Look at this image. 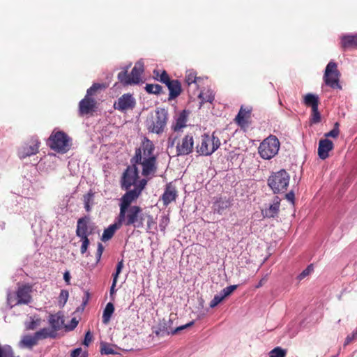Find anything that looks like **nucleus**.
<instances>
[{
  "label": "nucleus",
  "mask_w": 357,
  "mask_h": 357,
  "mask_svg": "<svg viewBox=\"0 0 357 357\" xmlns=\"http://www.w3.org/2000/svg\"><path fill=\"white\" fill-rule=\"evenodd\" d=\"M220 146V140L214 132L210 135L204 134L201 135L196 146L197 152L200 155L208 156L212 155Z\"/></svg>",
  "instance_id": "39448f33"
},
{
  "label": "nucleus",
  "mask_w": 357,
  "mask_h": 357,
  "mask_svg": "<svg viewBox=\"0 0 357 357\" xmlns=\"http://www.w3.org/2000/svg\"><path fill=\"white\" fill-rule=\"evenodd\" d=\"M202 80L201 77H197V74L193 70H188L186 71L185 81L189 87L192 85H194L195 87H198Z\"/></svg>",
  "instance_id": "a878e982"
},
{
  "label": "nucleus",
  "mask_w": 357,
  "mask_h": 357,
  "mask_svg": "<svg viewBox=\"0 0 357 357\" xmlns=\"http://www.w3.org/2000/svg\"><path fill=\"white\" fill-rule=\"evenodd\" d=\"M285 198L291 203H294V192L293 190H291L288 193L285 194Z\"/></svg>",
  "instance_id": "603ef678"
},
{
  "label": "nucleus",
  "mask_w": 357,
  "mask_h": 357,
  "mask_svg": "<svg viewBox=\"0 0 357 357\" xmlns=\"http://www.w3.org/2000/svg\"><path fill=\"white\" fill-rule=\"evenodd\" d=\"M40 142L37 139L32 140L30 144H25L18 150L20 158L24 159L26 157L35 155L38 152Z\"/></svg>",
  "instance_id": "4468645a"
},
{
  "label": "nucleus",
  "mask_w": 357,
  "mask_h": 357,
  "mask_svg": "<svg viewBox=\"0 0 357 357\" xmlns=\"http://www.w3.org/2000/svg\"><path fill=\"white\" fill-rule=\"evenodd\" d=\"M126 221L127 223H142V222L153 223L152 218L150 215H144L142 210L137 206L127 208L123 215H121V208H120L117 223H123Z\"/></svg>",
  "instance_id": "423d86ee"
},
{
  "label": "nucleus",
  "mask_w": 357,
  "mask_h": 357,
  "mask_svg": "<svg viewBox=\"0 0 357 357\" xmlns=\"http://www.w3.org/2000/svg\"><path fill=\"white\" fill-rule=\"evenodd\" d=\"M194 324V321H190L185 325H182L181 326H178L177 328H176L174 330H170L169 331V333L172 334V335H174L176 333H177L178 331H181V330H183L189 326H191Z\"/></svg>",
  "instance_id": "09e8293b"
},
{
  "label": "nucleus",
  "mask_w": 357,
  "mask_h": 357,
  "mask_svg": "<svg viewBox=\"0 0 357 357\" xmlns=\"http://www.w3.org/2000/svg\"><path fill=\"white\" fill-rule=\"evenodd\" d=\"M198 98L201 100V104L212 102L214 100L215 94L210 89H204L198 94Z\"/></svg>",
  "instance_id": "c756f323"
},
{
  "label": "nucleus",
  "mask_w": 357,
  "mask_h": 357,
  "mask_svg": "<svg viewBox=\"0 0 357 357\" xmlns=\"http://www.w3.org/2000/svg\"><path fill=\"white\" fill-rule=\"evenodd\" d=\"M355 340H357V328L351 334L347 336L344 345L347 346Z\"/></svg>",
  "instance_id": "de8ad7c7"
},
{
  "label": "nucleus",
  "mask_w": 357,
  "mask_h": 357,
  "mask_svg": "<svg viewBox=\"0 0 357 357\" xmlns=\"http://www.w3.org/2000/svg\"><path fill=\"white\" fill-rule=\"evenodd\" d=\"M287 351L280 347H277L269 352V357H285Z\"/></svg>",
  "instance_id": "58836bf2"
},
{
  "label": "nucleus",
  "mask_w": 357,
  "mask_h": 357,
  "mask_svg": "<svg viewBox=\"0 0 357 357\" xmlns=\"http://www.w3.org/2000/svg\"><path fill=\"white\" fill-rule=\"evenodd\" d=\"M73 324H75L74 327L77 324V321L75 320V319H73Z\"/></svg>",
  "instance_id": "338daca9"
},
{
  "label": "nucleus",
  "mask_w": 357,
  "mask_h": 357,
  "mask_svg": "<svg viewBox=\"0 0 357 357\" xmlns=\"http://www.w3.org/2000/svg\"><path fill=\"white\" fill-rule=\"evenodd\" d=\"M290 176L285 169L271 172L267 184L274 194H284L289 185Z\"/></svg>",
  "instance_id": "20e7f679"
},
{
  "label": "nucleus",
  "mask_w": 357,
  "mask_h": 357,
  "mask_svg": "<svg viewBox=\"0 0 357 357\" xmlns=\"http://www.w3.org/2000/svg\"><path fill=\"white\" fill-rule=\"evenodd\" d=\"M101 255H99L98 253H96V258H97V261H99L100 258H101Z\"/></svg>",
  "instance_id": "e2e57ef3"
},
{
  "label": "nucleus",
  "mask_w": 357,
  "mask_h": 357,
  "mask_svg": "<svg viewBox=\"0 0 357 357\" xmlns=\"http://www.w3.org/2000/svg\"><path fill=\"white\" fill-rule=\"evenodd\" d=\"M280 143L278 137L271 135L259 144L258 152L264 160H270L278 154Z\"/></svg>",
  "instance_id": "6e6552de"
},
{
  "label": "nucleus",
  "mask_w": 357,
  "mask_h": 357,
  "mask_svg": "<svg viewBox=\"0 0 357 357\" xmlns=\"http://www.w3.org/2000/svg\"><path fill=\"white\" fill-rule=\"evenodd\" d=\"M38 341L40 340L47 339L48 337L55 338L56 333L49 328H43L40 331L35 333Z\"/></svg>",
  "instance_id": "7c9ffc66"
},
{
  "label": "nucleus",
  "mask_w": 357,
  "mask_h": 357,
  "mask_svg": "<svg viewBox=\"0 0 357 357\" xmlns=\"http://www.w3.org/2000/svg\"><path fill=\"white\" fill-rule=\"evenodd\" d=\"M251 108L241 107L237 116H236V121L240 126H244L246 123V118L248 117L251 113Z\"/></svg>",
  "instance_id": "cd10ccee"
},
{
  "label": "nucleus",
  "mask_w": 357,
  "mask_h": 357,
  "mask_svg": "<svg viewBox=\"0 0 357 357\" xmlns=\"http://www.w3.org/2000/svg\"><path fill=\"white\" fill-rule=\"evenodd\" d=\"M131 63L123 68V70L118 74L119 82L123 85H131L139 84L141 81V75L144 72V62L138 61L132 68L130 75L128 74V69Z\"/></svg>",
  "instance_id": "0eeeda50"
},
{
  "label": "nucleus",
  "mask_w": 357,
  "mask_h": 357,
  "mask_svg": "<svg viewBox=\"0 0 357 357\" xmlns=\"http://www.w3.org/2000/svg\"><path fill=\"white\" fill-rule=\"evenodd\" d=\"M136 104L135 98L130 93H125L122 95L114 102V107L121 112H126L129 109H132Z\"/></svg>",
  "instance_id": "9b49d317"
},
{
  "label": "nucleus",
  "mask_w": 357,
  "mask_h": 357,
  "mask_svg": "<svg viewBox=\"0 0 357 357\" xmlns=\"http://www.w3.org/2000/svg\"><path fill=\"white\" fill-rule=\"evenodd\" d=\"M147 180L142 179V182L133 189H129L121 198L120 208H121V215H123L127 208L131 207L130 204L135 200L141 194L142 190L145 188Z\"/></svg>",
  "instance_id": "1a4fd4ad"
},
{
  "label": "nucleus",
  "mask_w": 357,
  "mask_h": 357,
  "mask_svg": "<svg viewBox=\"0 0 357 357\" xmlns=\"http://www.w3.org/2000/svg\"><path fill=\"white\" fill-rule=\"evenodd\" d=\"M38 340L34 333L33 335H24L19 342V347L21 348L32 349L33 347L38 344Z\"/></svg>",
  "instance_id": "393cba45"
},
{
  "label": "nucleus",
  "mask_w": 357,
  "mask_h": 357,
  "mask_svg": "<svg viewBox=\"0 0 357 357\" xmlns=\"http://www.w3.org/2000/svg\"><path fill=\"white\" fill-rule=\"evenodd\" d=\"M48 321L51 326V329L55 333L60 330L64 324L63 315L59 312L54 314H50L49 316Z\"/></svg>",
  "instance_id": "4be33fe9"
},
{
  "label": "nucleus",
  "mask_w": 357,
  "mask_h": 357,
  "mask_svg": "<svg viewBox=\"0 0 357 357\" xmlns=\"http://www.w3.org/2000/svg\"><path fill=\"white\" fill-rule=\"evenodd\" d=\"M121 225H110L107 229H105L103 231V234L101 236V240L102 241H107L114 236L115 231L120 228Z\"/></svg>",
  "instance_id": "2f4dec72"
},
{
  "label": "nucleus",
  "mask_w": 357,
  "mask_h": 357,
  "mask_svg": "<svg viewBox=\"0 0 357 357\" xmlns=\"http://www.w3.org/2000/svg\"><path fill=\"white\" fill-rule=\"evenodd\" d=\"M117 280H112V284L110 287V294L112 295L116 292L115 287L116 285Z\"/></svg>",
  "instance_id": "5fc2aeb1"
},
{
  "label": "nucleus",
  "mask_w": 357,
  "mask_h": 357,
  "mask_svg": "<svg viewBox=\"0 0 357 357\" xmlns=\"http://www.w3.org/2000/svg\"><path fill=\"white\" fill-rule=\"evenodd\" d=\"M92 337H92L91 332L89 331H87L84 336L83 344L86 347H88L89 345V344L91 343V342L92 341Z\"/></svg>",
  "instance_id": "3c124183"
},
{
  "label": "nucleus",
  "mask_w": 357,
  "mask_h": 357,
  "mask_svg": "<svg viewBox=\"0 0 357 357\" xmlns=\"http://www.w3.org/2000/svg\"><path fill=\"white\" fill-rule=\"evenodd\" d=\"M231 205L230 201L226 198H220L213 204L214 211L221 214Z\"/></svg>",
  "instance_id": "bb28decb"
},
{
  "label": "nucleus",
  "mask_w": 357,
  "mask_h": 357,
  "mask_svg": "<svg viewBox=\"0 0 357 357\" xmlns=\"http://www.w3.org/2000/svg\"><path fill=\"white\" fill-rule=\"evenodd\" d=\"M36 321H33L27 326V328L29 330H33L36 328Z\"/></svg>",
  "instance_id": "13d9d810"
},
{
  "label": "nucleus",
  "mask_w": 357,
  "mask_h": 357,
  "mask_svg": "<svg viewBox=\"0 0 357 357\" xmlns=\"http://www.w3.org/2000/svg\"><path fill=\"white\" fill-rule=\"evenodd\" d=\"M89 293H87V292H86V297H85V298L83 300V305H85L87 303L88 300H89Z\"/></svg>",
  "instance_id": "bf43d9fd"
},
{
  "label": "nucleus",
  "mask_w": 357,
  "mask_h": 357,
  "mask_svg": "<svg viewBox=\"0 0 357 357\" xmlns=\"http://www.w3.org/2000/svg\"><path fill=\"white\" fill-rule=\"evenodd\" d=\"M340 76L337 63L333 61H330L326 67L324 75L325 84L333 89H342V86L339 83Z\"/></svg>",
  "instance_id": "9d476101"
},
{
  "label": "nucleus",
  "mask_w": 357,
  "mask_h": 357,
  "mask_svg": "<svg viewBox=\"0 0 357 357\" xmlns=\"http://www.w3.org/2000/svg\"><path fill=\"white\" fill-rule=\"evenodd\" d=\"M47 144L52 150L64 154L71 149L72 139L66 132L54 129Z\"/></svg>",
  "instance_id": "7ed1b4c3"
},
{
  "label": "nucleus",
  "mask_w": 357,
  "mask_h": 357,
  "mask_svg": "<svg viewBox=\"0 0 357 357\" xmlns=\"http://www.w3.org/2000/svg\"><path fill=\"white\" fill-rule=\"evenodd\" d=\"M70 278H71V276H70V272L68 271H66L63 273V280H65V282H66L67 284H70Z\"/></svg>",
  "instance_id": "864d4df0"
},
{
  "label": "nucleus",
  "mask_w": 357,
  "mask_h": 357,
  "mask_svg": "<svg viewBox=\"0 0 357 357\" xmlns=\"http://www.w3.org/2000/svg\"><path fill=\"white\" fill-rule=\"evenodd\" d=\"M103 250H104L103 245L100 243H99L98 244V249H97V252L96 253L102 255V254L103 252Z\"/></svg>",
  "instance_id": "6e6d98bb"
},
{
  "label": "nucleus",
  "mask_w": 357,
  "mask_h": 357,
  "mask_svg": "<svg viewBox=\"0 0 357 357\" xmlns=\"http://www.w3.org/2000/svg\"><path fill=\"white\" fill-rule=\"evenodd\" d=\"M162 89V86L159 84H147L145 86L146 91L150 94H160Z\"/></svg>",
  "instance_id": "c9c22d12"
},
{
  "label": "nucleus",
  "mask_w": 357,
  "mask_h": 357,
  "mask_svg": "<svg viewBox=\"0 0 357 357\" xmlns=\"http://www.w3.org/2000/svg\"><path fill=\"white\" fill-rule=\"evenodd\" d=\"M236 288L237 285H230L224 288L220 293L214 296L213 298L210 302V307L213 308L217 306L226 297L229 296Z\"/></svg>",
  "instance_id": "dca6fc26"
},
{
  "label": "nucleus",
  "mask_w": 357,
  "mask_h": 357,
  "mask_svg": "<svg viewBox=\"0 0 357 357\" xmlns=\"http://www.w3.org/2000/svg\"><path fill=\"white\" fill-rule=\"evenodd\" d=\"M103 250H104L103 245L100 243H99L98 244V249H97V252L96 253L102 255V254L103 252Z\"/></svg>",
  "instance_id": "4d7b16f0"
},
{
  "label": "nucleus",
  "mask_w": 357,
  "mask_h": 357,
  "mask_svg": "<svg viewBox=\"0 0 357 357\" xmlns=\"http://www.w3.org/2000/svg\"><path fill=\"white\" fill-rule=\"evenodd\" d=\"M314 271V266L312 264H309L297 277L299 281H301L307 276L310 275Z\"/></svg>",
  "instance_id": "ea45409f"
},
{
  "label": "nucleus",
  "mask_w": 357,
  "mask_h": 357,
  "mask_svg": "<svg viewBox=\"0 0 357 357\" xmlns=\"http://www.w3.org/2000/svg\"><path fill=\"white\" fill-rule=\"evenodd\" d=\"M31 289L29 286L24 285L20 287L16 292L17 302L16 304H28L31 302V296L30 294Z\"/></svg>",
  "instance_id": "a211bd4d"
},
{
  "label": "nucleus",
  "mask_w": 357,
  "mask_h": 357,
  "mask_svg": "<svg viewBox=\"0 0 357 357\" xmlns=\"http://www.w3.org/2000/svg\"><path fill=\"white\" fill-rule=\"evenodd\" d=\"M154 225H151V224L147 225V229H147V230L151 229V226H154Z\"/></svg>",
  "instance_id": "69168bd1"
},
{
  "label": "nucleus",
  "mask_w": 357,
  "mask_h": 357,
  "mask_svg": "<svg viewBox=\"0 0 357 357\" xmlns=\"http://www.w3.org/2000/svg\"><path fill=\"white\" fill-rule=\"evenodd\" d=\"M84 208L86 211L91 210L92 206L94 204V193L92 190H89L83 197Z\"/></svg>",
  "instance_id": "473e14b6"
},
{
  "label": "nucleus",
  "mask_w": 357,
  "mask_h": 357,
  "mask_svg": "<svg viewBox=\"0 0 357 357\" xmlns=\"http://www.w3.org/2000/svg\"><path fill=\"white\" fill-rule=\"evenodd\" d=\"M155 146L153 143L145 137L141 146L135 149V155L131 159V166H128L123 172L121 185L122 189L128 190L133 187L137 188L142 182L139 178L137 165L142 167V174L148 177L153 176L157 171V157L154 154Z\"/></svg>",
  "instance_id": "f257e3e1"
},
{
  "label": "nucleus",
  "mask_w": 357,
  "mask_h": 357,
  "mask_svg": "<svg viewBox=\"0 0 357 357\" xmlns=\"http://www.w3.org/2000/svg\"><path fill=\"white\" fill-rule=\"evenodd\" d=\"M123 268V261L122 259L118 262L116 267V271L114 273L112 274L113 280H118L119 275L121 273Z\"/></svg>",
  "instance_id": "c03bdc74"
},
{
  "label": "nucleus",
  "mask_w": 357,
  "mask_h": 357,
  "mask_svg": "<svg viewBox=\"0 0 357 357\" xmlns=\"http://www.w3.org/2000/svg\"><path fill=\"white\" fill-rule=\"evenodd\" d=\"M265 280H265L264 278L261 279V280L259 281V284L256 286V287H257V288H259V287H261V286L263 285V284H264V281H265Z\"/></svg>",
  "instance_id": "052dcab7"
},
{
  "label": "nucleus",
  "mask_w": 357,
  "mask_h": 357,
  "mask_svg": "<svg viewBox=\"0 0 357 357\" xmlns=\"http://www.w3.org/2000/svg\"><path fill=\"white\" fill-rule=\"evenodd\" d=\"M91 234L89 231L87 225H77L76 229V235L80 238L82 242L80 252L81 254H85L87 251L90 241L89 236Z\"/></svg>",
  "instance_id": "f8f14e48"
},
{
  "label": "nucleus",
  "mask_w": 357,
  "mask_h": 357,
  "mask_svg": "<svg viewBox=\"0 0 357 357\" xmlns=\"http://www.w3.org/2000/svg\"><path fill=\"white\" fill-rule=\"evenodd\" d=\"M73 324H75L74 327L77 324V321L75 320V319H73Z\"/></svg>",
  "instance_id": "774afa93"
},
{
  "label": "nucleus",
  "mask_w": 357,
  "mask_h": 357,
  "mask_svg": "<svg viewBox=\"0 0 357 357\" xmlns=\"http://www.w3.org/2000/svg\"><path fill=\"white\" fill-rule=\"evenodd\" d=\"M339 133H340L339 123L337 122H336L334 125L333 129L331 130V131H329L328 132L325 133L324 136L326 138L327 137L336 138L338 137Z\"/></svg>",
  "instance_id": "a19ab883"
},
{
  "label": "nucleus",
  "mask_w": 357,
  "mask_h": 357,
  "mask_svg": "<svg viewBox=\"0 0 357 357\" xmlns=\"http://www.w3.org/2000/svg\"><path fill=\"white\" fill-rule=\"evenodd\" d=\"M102 87V84L95 83L93 84L89 89L86 91V94L85 96L90 97L93 96L98 89H100Z\"/></svg>",
  "instance_id": "a18cd8bd"
},
{
  "label": "nucleus",
  "mask_w": 357,
  "mask_h": 357,
  "mask_svg": "<svg viewBox=\"0 0 357 357\" xmlns=\"http://www.w3.org/2000/svg\"><path fill=\"white\" fill-rule=\"evenodd\" d=\"M69 296V293L67 290L63 289L61 291L59 296V303L62 307L66 303Z\"/></svg>",
  "instance_id": "79ce46f5"
},
{
  "label": "nucleus",
  "mask_w": 357,
  "mask_h": 357,
  "mask_svg": "<svg viewBox=\"0 0 357 357\" xmlns=\"http://www.w3.org/2000/svg\"><path fill=\"white\" fill-rule=\"evenodd\" d=\"M194 147V139L192 135L188 134L182 138L176 145L178 155H186L192 153Z\"/></svg>",
  "instance_id": "ddd939ff"
},
{
  "label": "nucleus",
  "mask_w": 357,
  "mask_h": 357,
  "mask_svg": "<svg viewBox=\"0 0 357 357\" xmlns=\"http://www.w3.org/2000/svg\"><path fill=\"white\" fill-rule=\"evenodd\" d=\"M167 120V109L163 107H157L155 113L147 118L146 127L150 132L160 135L164 132Z\"/></svg>",
  "instance_id": "f03ea898"
},
{
  "label": "nucleus",
  "mask_w": 357,
  "mask_h": 357,
  "mask_svg": "<svg viewBox=\"0 0 357 357\" xmlns=\"http://www.w3.org/2000/svg\"><path fill=\"white\" fill-rule=\"evenodd\" d=\"M15 301V296L13 294L8 293L7 294V303L9 305L10 308L13 307L15 305H16V303H14Z\"/></svg>",
  "instance_id": "8fccbe9b"
},
{
  "label": "nucleus",
  "mask_w": 357,
  "mask_h": 357,
  "mask_svg": "<svg viewBox=\"0 0 357 357\" xmlns=\"http://www.w3.org/2000/svg\"><path fill=\"white\" fill-rule=\"evenodd\" d=\"M71 357H87V352L82 348H77L71 352Z\"/></svg>",
  "instance_id": "49530a36"
},
{
  "label": "nucleus",
  "mask_w": 357,
  "mask_h": 357,
  "mask_svg": "<svg viewBox=\"0 0 357 357\" xmlns=\"http://www.w3.org/2000/svg\"><path fill=\"white\" fill-rule=\"evenodd\" d=\"M280 204V199L278 196L274 197L273 203L268 208L262 210L264 217L271 218L277 215L279 211Z\"/></svg>",
  "instance_id": "412c9836"
},
{
  "label": "nucleus",
  "mask_w": 357,
  "mask_h": 357,
  "mask_svg": "<svg viewBox=\"0 0 357 357\" xmlns=\"http://www.w3.org/2000/svg\"><path fill=\"white\" fill-rule=\"evenodd\" d=\"M341 46L343 49L357 47V33L345 34L341 36Z\"/></svg>",
  "instance_id": "b1692460"
},
{
  "label": "nucleus",
  "mask_w": 357,
  "mask_h": 357,
  "mask_svg": "<svg viewBox=\"0 0 357 357\" xmlns=\"http://www.w3.org/2000/svg\"><path fill=\"white\" fill-rule=\"evenodd\" d=\"M160 225V230H161L162 231H164V230H165V226H164V225Z\"/></svg>",
  "instance_id": "0e129e2a"
},
{
  "label": "nucleus",
  "mask_w": 357,
  "mask_h": 357,
  "mask_svg": "<svg viewBox=\"0 0 357 357\" xmlns=\"http://www.w3.org/2000/svg\"><path fill=\"white\" fill-rule=\"evenodd\" d=\"M0 357H20V356H14V351L12 347L9 345L2 346L0 350Z\"/></svg>",
  "instance_id": "e433bc0d"
},
{
  "label": "nucleus",
  "mask_w": 357,
  "mask_h": 357,
  "mask_svg": "<svg viewBox=\"0 0 357 357\" xmlns=\"http://www.w3.org/2000/svg\"><path fill=\"white\" fill-rule=\"evenodd\" d=\"M319 102V96L313 93H307L303 98V103L307 107H311L312 109L318 107Z\"/></svg>",
  "instance_id": "c85d7f7f"
},
{
  "label": "nucleus",
  "mask_w": 357,
  "mask_h": 357,
  "mask_svg": "<svg viewBox=\"0 0 357 357\" xmlns=\"http://www.w3.org/2000/svg\"><path fill=\"white\" fill-rule=\"evenodd\" d=\"M153 73L156 76L157 79H158L162 83L166 84V83H168L171 81L168 74L165 70H163L161 73L159 70H154Z\"/></svg>",
  "instance_id": "4c0bfd02"
},
{
  "label": "nucleus",
  "mask_w": 357,
  "mask_h": 357,
  "mask_svg": "<svg viewBox=\"0 0 357 357\" xmlns=\"http://www.w3.org/2000/svg\"><path fill=\"white\" fill-rule=\"evenodd\" d=\"M311 122L312 123H317L321 121V114L319 112L318 107L312 109Z\"/></svg>",
  "instance_id": "37998d69"
},
{
  "label": "nucleus",
  "mask_w": 357,
  "mask_h": 357,
  "mask_svg": "<svg viewBox=\"0 0 357 357\" xmlns=\"http://www.w3.org/2000/svg\"><path fill=\"white\" fill-rule=\"evenodd\" d=\"M77 223H85V220L84 218H79L78 220H77Z\"/></svg>",
  "instance_id": "680f3d73"
},
{
  "label": "nucleus",
  "mask_w": 357,
  "mask_h": 357,
  "mask_svg": "<svg viewBox=\"0 0 357 357\" xmlns=\"http://www.w3.org/2000/svg\"><path fill=\"white\" fill-rule=\"evenodd\" d=\"M114 305L112 303H108L106 305L105 308L103 311V314H102V322L105 324H107L109 321L111 317H112V314L114 313Z\"/></svg>",
  "instance_id": "72a5a7b5"
},
{
  "label": "nucleus",
  "mask_w": 357,
  "mask_h": 357,
  "mask_svg": "<svg viewBox=\"0 0 357 357\" xmlns=\"http://www.w3.org/2000/svg\"><path fill=\"white\" fill-rule=\"evenodd\" d=\"M114 346L106 342H102L100 344V353L102 355L116 354L117 352L114 349Z\"/></svg>",
  "instance_id": "f704fd0d"
},
{
  "label": "nucleus",
  "mask_w": 357,
  "mask_h": 357,
  "mask_svg": "<svg viewBox=\"0 0 357 357\" xmlns=\"http://www.w3.org/2000/svg\"><path fill=\"white\" fill-rule=\"evenodd\" d=\"M96 102L93 98L85 96L79 104V112L81 114H87L93 110Z\"/></svg>",
  "instance_id": "aec40b11"
},
{
  "label": "nucleus",
  "mask_w": 357,
  "mask_h": 357,
  "mask_svg": "<svg viewBox=\"0 0 357 357\" xmlns=\"http://www.w3.org/2000/svg\"><path fill=\"white\" fill-rule=\"evenodd\" d=\"M166 86L169 91V100H173L180 95L181 92V86L178 80H171L169 82L166 83Z\"/></svg>",
  "instance_id": "5701e85b"
},
{
  "label": "nucleus",
  "mask_w": 357,
  "mask_h": 357,
  "mask_svg": "<svg viewBox=\"0 0 357 357\" xmlns=\"http://www.w3.org/2000/svg\"><path fill=\"white\" fill-rule=\"evenodd\" d=\"M178 196L176 187L172 183H167L165 186L163 194L161 196V200L163 205L167 206L170 203L174 202Z\"/></svg>",
  "instance_id": "2eb2a0df"
},
{
  "label": "nucleus",
  "mask_w": 357,
  "mask_h": 357,
  "mask_svg": "<svg viewBox=\"0 0 357 357\" xmlns=\"http://www.w3.org/2000/svg\"><path fill=\"white\" fill-rule=\"evenodd\" d=\"M333 149V143L328 139H321L319 142L318 155L321 160L329 156V152Z\"/></svg>",
  "instance_id": "f3484780"
},
{
  "label": "nucleus",
  "mask_w": 357,
  "mask_h": 357,
  "mask_svg": "<svg viewBox=\"0 0 357 357\" xmlns=\"http://www.w3.org/2000/svg\"><path fill=\"white\" fill-rule=\"evenodd\" d=\"M188 114V111L183 110L175 116V122L172 126V129L174 132L180 131L186 126Z\"/></svg>",
  "instance_id": "6ab92c4d"
}]
</instances>
